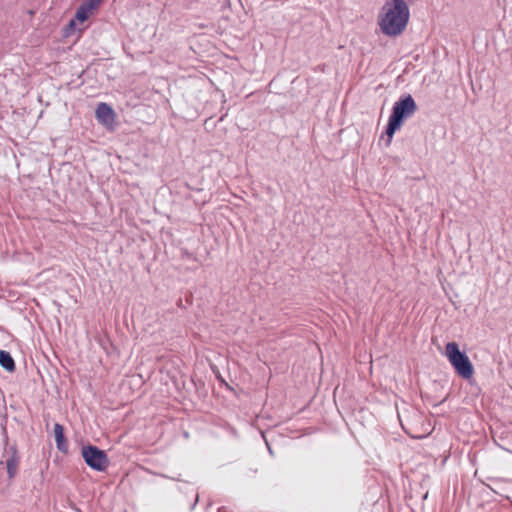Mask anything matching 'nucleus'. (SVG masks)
Here are the masks:
<instances>
[{
	"label": "nucleus",
	"instance_id": "f257e3e1",
	"mask_svg": "<svg viewBox=\"0 0 512 512\" xmlns=\"http://www.w3.org/2000/svg\"><path fill=\"white\" fill-rule=\"evenodd\" d=\"M410 10L404 0H389L381 8L378 25L381 32L388 37H397L406 29Z\"/></svg>",
	"mask_w": 512,
	"mask_h": 512
},
{
	"label": "nucleus",
	"instance_id": "f03ea898",
	"mask_svg": "<svg viewBox=\"0 0 512 512\" xmlns=\"http://www.w3.org/2000/svg\"><path fill=\"white\" fill-rule=\"evenodd\" d=\"M403 430L414 439H422L428 436L432 429L431 423L421 412L414 408L407 410L403 416L398 415Z\"/></svg>",
	"mask_w": 512,
	"mask_h": 512
},
{
	"label": "nucleus",
	"instance_id": "7ed1b4c3",
	"mask_svg": "<svg viewBox=\"0 0 512 512\" xmlns=\"http://www.w3.org/2000/svg\"><path fill=\"white\" fill-rule=\"evenodd\" d=\"M417 110L413 97L408 94L396 101L389 117L386 134L391 138L398 130L404 119L412 116Z\"/></svg>",
	"mask_w": 512,
	"mask_h": 512
},
{
	"label": "nucleus",
	"instance_id": "20e7f679",
	"mask_svg": "<svg viewBox=\"0 0 512 512\" xmlns=\"http://www.w3.org/2000/svg\"><path fill=\"white\" fill-rule=\"evenodd\" d=\"M450 364L463 380L471 382L474 378V366L465 352L460 351L455 342H450Z\"/></svg>",
	"mask_w": 512,
	"mask_h": 512
},
{
	"label": "nucleus",
	"instance_id": "39448f33",
	"mask_svg": "<svg viewBox=\"0 0 512 512\" xmlns=\"http://www.w3.org/2000/svg\"><path fill=\"white\" fill-rule=\"evenodd\" d=\"M85 463L96 471H104L108 465L106 453L96 446L88 445L82 448Z\"/></svg>",
	"mask_w": 512,
	"mask_h": 512
},
{
	"label": "nucleus",
	"instance_id": "423d86ee",
	"mask_svg": "<svg viewBox=\"0 0 512 512\" xmlns=\"http://www.w3.org/2000/svg\"><path fill=\"white\" fill-rule=\"evenodd\" d=\"M96 118L102 124H111L114 121V111L107 103L101 102L96 108Z\"/></svg>",
	"mask_w": 512,
	"mask_h": 512
},
{
	"label": "nucleus",
	"instance_id": "0eeeda50",
	"mask_svg": "<svg viewBox=\"0 0 512 512\" xmlns=\"http://www.w3.org/2000/svg\"><path fill=\"white\" fill-rule=\"evenodd\" d=\"M93 13V10L90 9L89 7H87L86 5H84L83 3L77 8L76 10V13H75V17L74 19H72L70 22H69V26L70 27H74L75 26V22L76 20L80 21V22H84L85 20H87L90 15Z\"/></svg>",
	"mask_w": 512,
	"mask_h": 512
},
{
	"label": "nucleus",
	"instance_id": "6e6552de",
	"mask_svg": "<svg viewBox=\"0 0 512 512\" xmlns=\"http://www.w3.org/2000/svg\"><path fill=\"white\" fill-rule=\"evenodd\" d=\"M0 366L8 372L15 371V361L11 354L5 350L0 349Z\"/></svg>",
	"mask_w": 512,
	"mask_h": 512
},
{
	"label": "nucleus",
	"instance_id": "1a4fd4ad",
	"mask_svg": "<svg viewBox=\"0 0 512 512\" xmlns=\"http://www.w3.org/2000/svg\"><path fill=\"white\" fill-rule=\"evenodd\" d=\"M54 435H55L57 448L60 451H65L67 448V445H66L65 439H64V428L61 424H59V423L54 424Z\"/></svg>",
	"mask_w": 512,
	"mask_h": 512
},
{
	"label": "nucleus",
	"instance_id": "9d476101",
	"mask_svg": "<svg viewBox=\"0 0 512 512\" xmlns=\"http://www.w3.org/2000/svg\"><path fill=\"white\" fill-rule=\"evenodd\" d=\"M7 472L9 478H13L17 471V464L13 459L7 460Z\"/></svg>",
	"mask_w": 512,
	"mask_h": 512
},
{
	"label": "nucleus",
	"instance_id": "9b49d317",
	"mask_svg": "<svg viewBox=\"0 0 512 512\" xmlns=\"http://www.w3.org/2000/svg\"><path fill=\"white\" fill-rule=\"evenodd\" d=\"M101 2L102 0H85L83 4L94 11L98 8Z\"/></svg>",
	"mask_w": 512,
	"mask_h": 512
},
{
	"label": "nucleus",
	"instance_id": "f8f14e48",
	"mask_svg": "<svg viewBox=\"0 0 512 512\" xmlns=\"http://www.w3.org/2000/svg\"><path fill=\"white\" fill-rule=\"evenodd\" d=\"M442 354L448 357V343H444Z\"/></svg>",
	"mask_w": 512,
	"mask_h": 512
}]
</instances>
